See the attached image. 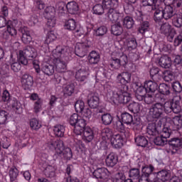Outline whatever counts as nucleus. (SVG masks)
Instances as JSON below:
<instances>
[{
    "instance_id": "f257e3e1",
    "label": "nucleus",
    "mask_w": 182,
    "mask_h": 182,
    "mask_svg": "<svg viewBox=\"0 0 182 182\" xmlns=\"http://www.w3.org/2000/svg\"><path fill=\"white\" fill-rule=\"evenodd\" d=\"M116 82L118 84L112 91H108L107 95L113 100L126 105L132 100L130 93L127 92L129 87L126 85L132 82V74L123 72L117 75Z\"/></svg>"
},
{
    "instance_id": "f03ea898",
    "label": "nucleus",
    "mask_w": 182,
    "mask_h": 182,
    "mask_svg": "<svg viewBox=\"0 0 182 182\" xmlns=\"http://www.w3.org/2000/svg\"><path fill=\"white\" fill-rule=\"evenodd\" d=\"M73 52V48L69 46H58L53 50L50 57L51 62L55 66L57 72L65 73L67 68V63L70 59V55Z\"/></svg>"
},
{
    "instance_id": "7ed1b4c3",
    "label": "nucleus",
    "mask_w": 182,
    "mask_h": 182,
    "mask_svg": "<svg viewBox=\"0 0 182 182\" xmlns=\"http://www.w3.org/2000/svg\"><path fill=\"white\" fill-rule=\"evenodd\" d=\"M161 33L165 35L168 42H173L174 46H179L182 43V31L179 35H177V31L171 27L168 23H163L160 28Z\"/></svg>"
},
{
    "instance_id": "20e7f679",
    "label": "nucleus",
    "mask_w": 182,
    "mask_h": 182,
    "mask_svg": "<svg viewBox=\"0 0 182 182\" xmlns=\"http://www.w3.org/2000/svg\"><path fill=\"white\" fill-rule=\"evenodd\" d=\"M163 6L164 5H160L158 9L154 12V20L155 22H160V20L163 19V18L167 21L175 16L176 13L172 6H166L164 9H163Z\"/></svg>"
},
{
    "instance_id": "39448f33",
    "label": "nucleus",
    "mask_w": 182,
    "mask_h": 182,
    "mask_svg": "<svg viewBox=\"0 0 182 182\" xmlns=\"http://www.w3.org/2000/svg\"><path fill=\"white\" fill-rule=\"evenodd\" d=\"M46 146L50 149V150H55L56 154H62V151L65 150L63 141L55 138L48 140L46 143Z\"/></svg>"
},
{
    "instance_id": "423d86ee",
    "label": "nucleus",
    "mask_w": 182,
    "mask_h": 182,
    "mask_svg": "<svg viewBox=\"0 0 182 182\" xmlns=\"http://www.w3.org/2000/svg\"><path fill=\"white\" fill-rule=\"evenodd\" d=\"M164 113V104L155 103L151 105L149 109V114L152 116L154 119H160Z\"/></svg>"
},
{
    "instance_id": "0eeeda50",
    "label": "nucleus",
    "mask_w": 182,
    "mask_h": 182,
    "mask_svg": "<svg viewBox=\"0 0 182 182\" xmlns=\"http://www.w3.org/2000/svg\"><path fill=\"white\" fill-rule=\"evenodd\" d=\"M65 29L67 31H72L75 33H77V36H81L83 35V29L82 28H77V25L76 24V21L73 18L68 19L65 21L64 24Z\"/></svg>"
},
{
    "instance_id": "6e6552de",
    "label": "nucleus",
    "mask_w": 182,
    "mask_h": 182,
    "mask_svg": "<svg viewBox=\"0 0 182 182\" xmlns=\"http://www.w3.org/2000/svg\"><path fill=\"white\" fill-rule=\"evenodd\" d=\"M89 43L85 41L84 43H77L75 48V55L79 56V58H85L87 50H89Z\"/></svg>"
},
{
    "instance_id": "1a4fd4ad",
    "label": "nucleus",
    "mask_w": 182,
    "mask_h": 182,
    "mask_svg": "<svg viewBox=\"0 0 182 182\" xmlns=\"http://www.w3.org/2000/svg\"><path fill=\"white\" fill-rule=\"evenodd\" d=\"M110 142L115 149H122L123 143H124V136L121 133L112 134L109 140Z\"/></svg>"
},
{
    "instance_id": "9d476101",
    "label": "nucleus",
    "mask_w": 182,
    "mask_h": 182,
    "mask_svg": "<svg viewBox=\"0 0 182 182\" xmlns=\"http://www.w3.org/2000/svg\"><path fill=\"white\" fill-rule=\"evenodd\" d=\"M107 16L112 23H120V21H122L123 18V14H120L116 9H109L107 11Z\"/></svg>"
},
{
    "instance_id": "9b49d317",
    "label": "nucleus",
    "mask_w": 182,
    "mask_h": 182,
    "mask_svg": "<svg viewBox=\"0 0 182 182\" xmlns=\"http://www.w3.org/2000/svg\"><path fill=\"white\" fill-rule=\"evenodd\" d=\"M112 136H113L112 131L109 128H104L101 132V144L107 146L110 143Z\"/></svg>"
},
{
    "instance_id": "f8f14e48",
    "label": "nucleus",
    "mask_w": 182,
    "mask_h": 182,
    "mask_svg": "<svg viewBox=\"0 0 182 182\" xmlns=\"http://www.w3.org/2000/svg\"><path fill=\"white\" fill-rule=\"evenodd\" d=\"M4 66L7 70L9 69L10 66L11 70L15 73L19 72V70H21V68H22V65H21V63L18 61V59L14 58L12 55L11 56L9 61L4 65Z\"/></svg>"
},
{
    "instance_id": "ddd939ff",
    "label": "nucleus",
    "mask_w": 182,
    "mask_h": 182,
    "mask_svg": "<svg viewBox=\"0 0 182 182\" xmlns=\"http://www.w3.org/2000/svg\"><path fill=\"white\" fill-rule=\"evenodd\" d=\"M168 143L172 154H176L182 148V140L180 138H173Z\"/></svg>"
},
{
    "instance_id": "4468645a",
    "label": "nucleus",
    "mask_w": 182,
    "mask_h": 182,
    "mask_svg": "<svg viewBox=\"0 0 182 182\" xmlns=\"http://www.w3.org/2000/svg\"><path fill=\"white\" fill-rule=\"evenodd\" d=\"M85 129H86V121L85 119L80 117L74 126V133L77 134V136H82Z\"/></svg>"
},
{
    "instance_id": "2eb2a0df",
    "label": "nucleus",
    "mask_w": 182,
    "mask_h": 182,
    "mask_svg": "<svg viewBox=\"0 0 182 182\" xmlns=\"http://www.w3.org/2000/svg\"><path fill=\"white\" fill-rule=\"evenodd\" d=\"M93 176L95 178H100L101 180H106L109 176H110V172L106 168H98L93 172Z\"/></svg>"
},
{
    "instance_id": "dca6fc26",
    "label": "nucleus",
    "mask_w": 182,
    "mask_h": 182,
    "mask_svg": "<svg viewBox=\"0 0 182 182\" xmlns=\"http://www.w3.org/2000/svg\"><path fill=\"white\" fill-rule=\"evenodd\" d=\"M21 85L23 89H30L33 85V77L28 74H24L21 77Z\"/></svg>"
},
{
    "instance_id": "f3484780",
    "label": "nucleus",
    "mask_w": 182,
    "mask_h": 182,
    "mask_svg": "<svg viewBox=\"0 0 182 182\" xmlns=\"http://www.w3.org/2000/svg\"><path fill=\"white\" fill-rule=\"evenodd\" d=\"M82 140L87 143H90L93 139H95V134H93V130L89 127H86L82 133Z\"/></svg>"
},
{
    "instance_id": "a211bd4d",
    "label": "nucleus",
    "mask_w": 182,
    "mask_h": 182,
    "mask_svg": "<svg viewBox=\"0 0 182 182\" xmlns=\"http://www.w3.org/2000/svg\"><path fill=\"white\" fill-rule=\"evenodd\" d=\"M161 4V1L159 0H142L143 6H151L154 13L159 9Z\"/></svg>"
},
{
    "instance_id": "6ab92c4d",
    "label": "nucleus",
    "mask_w": 182,
    "mask_h": 182,
    "mask_svg": "<svg viewBox=\"0 0 182 182\" xmlns=\"http://www.w3.org/2000/svg\"><path fill=\"white\" fill-rule=\"evenodd\" d=\"M157 62L161 68L168 69L171 67V58L168 55H162L160 58L157 59Z\"/></svg>"
},
{
    "instance_id": "aec40b11",
    "label": "nucleus",
    "mask_w": 182,
    "mask_h": 182,
    "mask_svg": "<svg viewBox=\"0 0 182 182\" xmlns=\"http://www.w3.org/2000/svg\"><path fill=\"white\" fill-rule=\"evenodd\" d=\"M21 41L23 43L26 45L29 44L30 42H32V36H31V31L28 28L24 27L21 29Z\"/></svg>"
},
{
    "instance_id": "412c9836",
    "label": "nucleus",
    "mask_w": 182,
    "mask_h": 182,
    "mask_svg": "<svg viewBox=\"0 0 182 182\" xmlns=\"http://www.w3.org/2000/svg\"><path fill=\"white\" fill-rule=\"evenodd\" d=\"M119 161V158L117 155L113 152L110 153L105 159V163L108 167H114Z\"/></svg>"
},
{
    "instance_id": "4be33fe9",
    "label": "nucleus",
    "mask_w": 182,
    "mask_h": 182,
    "mask_svg": "<svg viewBox=\"0 0 182 182\" xmlns=\"http://www.w3.org/2000/svg\"><path fill=\"white\" fill-rule=\"evenodd\" d=\"M102 6L105 9H108V11H110V9H117L119 6V0H103Z\"/></svg>"
},
{
    "instance_id": "5701e85b",
    "label": "nucleus",
    "mask_w": 182,
    "mask_h": 182,
    "mask_svg": "<svg viewBox=\"0 0 182 182\" xmlns=\"http://www.w3.org/2000/svg\"><path fill=\"white\" fill-rule=\"evenodd\" d=\"M41 70L46 76H52L55 73V66L45 63L42 65Z\"/></svg>"
},
{
    "instance_id": "b1692460",
    "label": "nucleus",
    "mask_w": 182,
    "mask_h": 182,
    "mask_svg": "<svg viewBox=\"0 0 182 182\" xmlns=\"http://www.w3.org/2000/svg\"><path fill=\"white\" fill-rule=\"evenodd\" d=\"M100 60V55L96 51H91L88 55V61L91 65H96Z\"/></svg>"
},
{
    "instance_id": "393cba45",
    "label": "nucleus",
    "mask_w": 182,
    "mask_h": 182,
    "mask_svg": "<svg viewBox=\"0 0 182 182\" xmlns=\"http://www.w3.org/2000/svg\"><path fill=\"white\" fill-rule=\"evenodd\" d=\"M87 76H89V71L83 68L80 69L75 74V78L79 82H85L87 79Z\"/></svg>"
},
{
    "instance_id": "a878e982",
    "label": "nucleus",
    "mask_w": 182,
    "mask_h": 182,
    "mask_svg": "<svg viewBox=\"0 0 182 182\" xmlns=\"http://www.w3.org/2000/svg\"><path fill=\"white\" fill-rule=\"evenodd\" d=\"M87 104L91 109H96L99 106V97L95 94L90 95L87 100Z\"/></svg>"
},
{
    "instance_id": "bb28decb",
    "label": "nucleus",
    "mask_w": 182,
    "mask_h": 182,
    "mask_svg": "<svg viewBox=\"0 0 182 182\" xmlns=\"http://www.w3.org/2000/svg\"><path fill=\"white\" fill-rule=\"evenodd\" d=\"M24 54L30 60H32V59H35L36 56H38V53L36 52V49L35 48L31 46H28L24 50Z\"/></svg>"
},
{
    "instance_id": "cd10ccee",
    "label": "nucleus",
    "mask_w": 182,
    "mask_h": 182,
    "mask_svg": "<svg viewBox=\"0 0 182 182\" xmlns=\"http://www.w3.org/2000/svg\"><path fill=\"white\" fill-rule=\"evenodd\" d=\"M66 9L68 12L71 14V15H75V14H77V11H79V6L77 3L75 1H70L66 4Z\"/></svg>"
},
{
    "instance_id": "c85d7f7f",
    "label": "nucleus",
    "mask_w": 182,
    "mask_h": 182,
    "mask_svg": "<svg viewBox=\"0 0 182 182\" xmlns=\"http://www.w3.org/2000/svg\"><path fill=\"white\" fill-rule=\"evenodd\" d=\"M63 92L65 97H69V96H72V95L75 93V84L70 83L64 86Z\"/></svg>"
},
{
    "instance_id": "c756f323",
    "label": "nucleus",
    "mask_w": 182,
    "mask_h": 182,
    "mask_svg": "<svg viewBox=\"0 0 182 182\" xmlns=\"http://www.w3.org/2000/svg\"><path fill=\"white\" fill-rule=\"evenodd\" d=\"M56 15V9L52 6H47L43 12L44 18H55Z\"/></svg>"
},
{
    "instance_id": "7c9ffc66",
    "label": "nucleus",
    "mask_w": 182,
    "mask_h": 182,
    "mask_svg": "<svg viewBox=\"0 0 182 182\" xmlns=\"http://www.w3.org/2000/svg\"><path fill=\"white\" fill-rule=\"evenodd\" d=\"M122 23L124 28L127 29H132L134 26V20L133 17L127 16L122 19Z\"/></svg>"
},
{
    "instance_id": "2f4dec72",
    "label": "nucleus",
    "mask_w": 182,
    "mask_h": 182,
    "mask_svg": "<svg viewBox=\"0 0 182 182\" xmlns=\"http://www.w3.org/2000/svg\"><path fill=\"white\" fill-rule=\"evenodd\" d=\"M171 124L173 130H180L182 127L181 118H180L178 116L174 117L171 121Z\"/></svg>"
},
{
    "instance_id": "473e14b6",
    "label": "nucleus",
    "mask_w": 182,
    "mask_h": 182,
    "mask_svg": "<svg viewBox=\"0 0 182 182\" xmlns=\"http://www.w3.org/2000/svg\"><path fill=\"white\" fill-rule=\"evenodd\" d=\"M157 178L162 182L168 181L170 180V173L167 170H161L157 173Z\"/></svg>"
},
{
    "instance_id": "72a5a7b5",
    "label": "nucleus",
    "mask_w": 182,
    "mask_h": 182,
    "mask_svg": "<svg viewBox=\"0 0 182 182\" xmlns=\"http://www.w3.org/2000/svg\"><path fill=\"white\" fill-rule=\"evenodd\" d=\"M145 87L146 89L147 92H151V93L156 92L157 90V89H159V85H157V83L149 80V81H146L145 83Z\"/></svg>"
},
{
    "instance_id": "f704fd0d",
    "label": "nucleus",
    "mask_w": 182,
    "mask_h": 182,
    "mask_svg": "<svg viewBox=\"0 0 182 182\" xmlns=\"http://www.w3.org/2000/svg\"><path fill=\"white\" fill-rule=\"evenodd\" d=\"M111 32L112 34L114 35L115 36H120V35L123 33V27H122V25H120L119 23L117 24H114L112 26Z\"/></svg>"
},
{
    "instance_id": "c9c22d12",
    "label": "nucleus",
    "mask_w": 182,
    "mask_h": 182,
    "mask_svg": "<svg viewBox=\"0 0 182 182\" xmlns=\"http://www.w3.org/2000/svg\"><path fill=\"white\" fill-rule=\"evenodd\" d=\"M53 132L57 137H63L65 136V126L57 124L54 127Z\"/></svg>"
},
{
    "instance_id": "e433bc0d",
    "label": "nucleus",
    "mask_w": 182,
    "mask_h": 182,
    "mask_svg": "<svg viewBox=\"0 0 182 182\" xmlns=\"http://www.w3.org/2000/svg\"><path fill=\"white\" fill-rule=\"evenodd\" d=\"M146 133L149 136H157L159 131L157 130V127H156V124L149 123L146 128Z\"/></svg>"
},
{
    "instance_id": "4c0bfd02",
    "label": "nucleus",
    "mask_w": 182,
    "mask_h": 182,
    "mask_svg": "<svg viewBox=\"0 0 182 182\" xmlns=\"http://www.w3.org/2000/svg\"><path fill=\"white\" fill-rule=\"evenodd\" d=\"M135 142L137 146L141 147H146L149 144V141L144 136L139 135L135 138Z\"/></svg>"
},
{
    "instance_id": "58836bf2",
    "label": "nucleus",
    "mask_w": 182,
    "mask_h": 182,
    "mask_svg": "<svg viewBox=\"0 0 182 182\" xmlns=\"http://www.w3.org/2000/svg\"><path fill=\"white\" fill-rule=\"evenodd\" d=\"M101 120L102 124H105V126H109V124H112V122H113V116H112V114H110L109 113L103 114L101 116Z\"/></svg>"
},
{
    "instance_id": "ea45409f",
    "label": "nucleus",
    "mask_w": 182,
    "mask_h": 182,
    "mask_svg": "<svg viewBox=\"0 0 182 182\" xmlns=\"http://www.w3.org/2000/svg\"><path fill=\"white\" fill-rule=\"evenodd\" d=\"M29 124L31 130H39L42 127V124L39 122V119L36 118H32L29 121Z\"/></svg>"
},
{
    "instance_id": "a19ab883",
    "label": "nucleus",
    "mask_w": 182,
    "mask_h": 182,
    "mask_svg": "<svg viewBox=\"0 0 182 182\" xmlns=\"http://www.w3.org/2000/svg\"><path fill=\"white\" fill-rule=\"evenodd\" d=\"M19 175V171L15 166L11 167L9 171V176L10 177V181L14 182L18 178Z\"/></svg>"
},
{
    "instance_id": "79ce46f5",
    "label": "nucleus",
    "mask_w": 182,
    "mask_h": 182,
    "mask_svg": "<svg viewBox=\"0 0 182 182\" xmlns=\"http://www.w3.org/2000/svg\"><path fill=\"white\" fill-rule=\"evenodd\" d=\"M122 123L130 126L131 123H133V115L124 112L122 114Z\"/></svg>"
},
{
    "instance_id": "37998d69",
    "label": "nucleus",
    "mask_w": 182,
    "mask_h": 182,
    "mask_svg": "<svg viewBox=\"0 0 182 182\" xmlns=\"http://www.w3.org/2000/svg\"><path fill=\"white\" fill-rule=\"evenodd\" d=\"M159 93L164 95V96H168V95H170V86L167 85V84H160L159 86Z\"/></svg>"
},
{
    "instance_id": "c03bdc74",
    "label": "nucleus",
    "mask_w": 182,
    "mask_h": 182,
    "mask_svg": "<svg viewBox=\"0 0 182 182\" xmlns=\"http://www.w3.org/2000/svg\"><path fill=\"white\" fill-rule=\"evenodd\" d=\"M114 55H116V53H113L111 58V68H112L113 69H119L120 66H122V65L120 64V60H119V58H117V57H113L114 56Z\"/></svg>"
},
{
    "instance_id": "a18cd8bd",
    "label": "nucleus",
    "mask_w": 182,
    "mask_h": 182,
    "mask_svg": "<svg viewBox=\"0 0 182 182\" xmlns=\"http://www.w3.org/2000/svg\"><path fill=\"white\" fill-rule=\"evenodd\" d=\"M128 109L129 112L136 114L140 112V104L138 102H132L129 105Z\"/></svg>"
},
{
    "instance_id": "49530a36",
    "label": "nucleus",
    "mask_w": 182,
    "mask_h": 182,
    "mask_svg": "<svg viewBox=\"0 0 182 182\" xmlns=\"http://www.w3.org/2000/svg\"><path fill=\"white\" fill-rule=\"evenodd\" d=\"M154 101L155 103H161L164 105L166 102V96L160 92L154 95Z\"/></svg>"
},
{
    "instance_id": "de8ad7c7",
    "label": "nucleus",
    "mask_w": 182,
    "mask_h": 182,
    "mask_svg": "<svg viewBox=\"0 0 182 182\" xmlns=\"http://www.w3.org/2000/svg\"><path fill=\"white\" fill-rule=\"evenodd\" d=\"M60 157H64V159H67V160H70L72 159L73 154L72 153V149L70 148H64V150L62 151L61 154H58Z\"/></svg>"
},
{
    "instance_id": "09e8293b",
    "label": "nucleus",
    "mask_w": 182,
    "mask_h": 182,
    "mask_svg": "<svg viewBox=\"0 0 182 182\" xmlns=\"http://www.w3.org/2000/svg\"><path fill=\"white\" fill-rule=\"evenodd\" d=\"M153 171H154V167L153 166H145L142 167L141 175L146 176V177H150V174H151Z\"/></svg>"
},
{
    "instance_id": "8fccbe9b",
    "label": "nucleus",
    "mask_w": 182,
    "mask_h": 182,
    "mask_svg": "<svg viewBox=\"0 0 182 182\" xmlns=\"http://www.w3.org/2000/svg\"><path fill=\"white\" fill-rule=\"evenodd\" d=\"M129 177L134 180H139L140 178V169L137 168H132L129 170Z\"/></svg>"
},
{
    "instance_id": "3c124183",
    "label": "nucleus",
    "mask_w": 182,
    "mask_h": 182,
    "mask_svg": "<svg viewBox=\"0 0 182 182\" xmlns=\"http://www.w3.org/2000/svg\"><path fill=\"white\" fill-rule=\"evenodd\" d=\"M56 34L55 33V31H50L47 33L46 39L45 41V43H47V45H49V43H52V42H54V41H56Z\"/></svg>"
},
{
    "instance_id": "603ef678",
    "label": "nucleus",
    "mask_w": 182,
    "mask_h": 182,
    "mask_svg": "<svg viewBox=\"0 0 182 182\" xmlns=\"http://www.w3.org/2000/svg\"><path fill=\"white\" fill-rule=\"evenodd\" d=\"M75 109L77 113H83V110H85V102L83 100H77L75 104Z\"/></svg>"
},
{
    "instance_id": "864d4df0",
    "label": "nucleus",
    "mask_w": 182,
    "mask_h": 182,
    "mask_svg": "<svg viewBox=\"0 0 182 182\" xmlns=\"http://www.w3.org/2000/svg\"><path fill=\"white\" fill-rule=\"evenodd\" d=\"M42 106H43V100L42 99H38L37 101H35L33 112L35 113H39V112L42 111Z\"/></svg>"
},
{
    "instance_id": "5fc2aeb1",
    "label": "nucleus",
    "mask_w": 182,
    "mask_h": 182,
    "mask_svg": "<svg viewBox=\"0 0 182 182\" xmlns=\"http://www.w3.org/2000/svg\"><path fill=\"white\" fill-rule=\"evenodd\" d=\"M171 107H172V112L176 114H178L181 112V106H180V101H175L171 102Z\"/></svg>"
},
{
    "instance_id": "6e6d98bb",
    "label": "nucleus",
    "mask_w": 182,
    "mask_h": 182,
    "mask_svg": "<svg viewBox=\"0 0 182 182\" xmlns=\"http://www.w3.org/2000/svg\"><path fill=\"white\" fill-rule=\"evenodd\" d=\"M44 174L47 177H53L55 176V168L53 166L48 165L44 170Z\"/></svg>"
},
{
    "instance_id": "4d7b16f0",
    "label": "nucleus",
    "mask_w": 182,
    "mask_h": 182,
    "mask_svg": "<svg viewBox=\"0 0 182 182\" xmlns=\"http://www.w3.org/2000/svg\"><path fill=\"white\" fill-rule=\"evenodd\" d=\"M129 126L132 127L134 130H140V129H141V121L140 118H136L134 120L132 119V122Z\"/></svg>"
},
{
    "instance_id": "13d9d810",
    "label": "nucleus",
    "mask_w": 182,
    "mask_h": 182,
    "mask_svg": "<svg viewBox=\"0 0 182 182\" xmlns=\"http://www.w3.org/2000/svg\"><path fill=\"white\" fill-rule=\"evenodd\" d=\"M154 143L156 146H164L166 143H167V139L166 138L163 137L161 135L156 136L154 139Z\"/></svg>"
},
{
    "instance_id": "bf43d9fd",
    "label": "nucleus",
    "mask_w": 182,
    "mask_h": 182,
    "mask_svg": "<svg viewBox=\"0 0 182 182\" xmlns=\"http://www.w3.org/2000/svg\"><path fill=\"white\" fill-rule=\"evenodd\" d=\"M92 11L96 15H102V14H105V7L102 4H96Z\"/></svg>"
},
{
    "instance_id": "052dcab7",
    "label": "nucleus",
    "mask_w": 182,
    "mask_h": 182,
    "mask_svg": "<svg viewBox=\"0 0 182 182\" xmlns=\"http://www.w3.org/2000/svg\"><path fill=\"white\" fill-rule=\"evenodd\" d=\"M163 77L165 82H171V80H174V74L170 70H166L164 73Z\"/></svg>"
},
{
    "instance_id": "680f3d73",
    "label": "nucleus",
    "mask_w": 182,
    "mask_h": 182,
    "mask_svg": "<svg viewBox=\"0 0 182 182\" xmlns=\"http://www.w3.org/2000/svg\"><path fill=\"white\" fill-rule=\"evenodd\" d=\"M172 23L176 28H181L182 26V17L178 15H175L172 20Z\"/></svg>"
},
{
    "instance_id": "e2e57ef3",
    "label": "nucleus",
    "mask_w": 182,
    "mask_h": 182,
    "mask_svg": "<svg viewBox=\"0 0 182 182\" xmlns=\"http://www.w3.org/2000/svg\"><path fill=\"white\" fill-rule=\"evenodd\" d=\"M28 57L25 55V53L23 50L19 51L18 54V62L21 65H28Z\"/></svg>"
},
{
    "instance_id": "0e129e2a",
    "label": "nucleus",
    "mask_w": 182,
    "mask_h": 182,
    "mask_svg": "<svg viewBox=\"0 0 182 182\" xmlns=\"http://www.w3.org/2000/svg\"><path fill=\"white\" fill-rule=\"evenodd\" d=\"M149 21H144L142 22L139 28H138V31L139 32V33H144L146 32H147V31H149Z\"/></svg>"
},
{
    "instance_id": "69168bd1",
    "label": "nucleus",
    "mask_w": 182,
    "mask_h": 182,
    "mask_svg": "<svg viewBox=\"0 0 182 182\" xmlns=\"http://www.w3.org/2000/svg\"><path fill=\"white\" fill-rule=\"evenodd\" d=\"M107 33V27L105 26H100L97 29L95 30L96 36H103Z\"/></svg>"
},
{
    "instance_id": "338daca9",
    "label": "nucleus",
    "mask_w": 182,
    "mask_h": 182,
    "mask_svg": "<svg viewBox=\"0 0 182 182\" xmlns=\"http://www.w3.org/2000/svg\"><path fill=\"white\" fill-rule=\"evenodd\" d=\"M8 112L5 110H0V124H5L8 120Z\"/></svg>"
},
{
    "instance_id": "774afa93",
    "label": "nucleus",
    "mask_w": 182,
    "mask_h": 182,
    "mask_svg": "<svg viewBox=\"0 0 182 182\" xmlns=\"http://www.w3.org/2000/svg\"><path fill=\"white\" fill-rule=\"evenodd\" d=\"M65 8L66 4L63 1L58 2L55 5V9L57 11H58V14H63Z\"/></svg>"
}]
</instances>
